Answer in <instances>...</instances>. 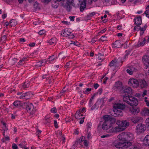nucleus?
<instances>
[{
  "instance_id": "nucleus-20",
  "label": "nucleus",
  "mask_w": 149,
  "mask_h": 149,
  "mask_svg": "<svg viewBox=\"0 0 149 149\" xmlns=\"http://www.w3.org/2000/svg\"><path fill=\"white\" fill-rule=\"evenodd\" d=\"M128 68V69L127 70V72L130 75L132 74L134 72H135V68L132 66H130Z\"/></svg>"
},
{
  "instance_id": "nucleus-48",
  "label": "nucleus",
  "mask_w": 149,
  "mask_h": 149,
  "mask_svg": "<svg viewBox=\"0 0 149 149\" xmlns=\"http://www.w3.org/2000/svg\"><path fill=\"white\" fill-rule=\"evenodd\" d=\"M107 37H106L105 36H103L101 37L100 40L103 41H105L107 40Z\"/></svg>"
},
{
  "instance_id": "nucleus-53",
  "label": "nucleus",
  "mask_w": 149,
  "mask_h": 149,
  "mask_svg": "<svg viewBox=\"0 0 149 149\" xmlns=\"http://www.w3.org/2000/svg\"><path fill=\"white\" fill-rule=\"evenodd\" d=\"M12 148L13 149H17L18 147L17 146L16 144L13 143V144Z\"/></svg>"
},
{
  "instance_id": "nucleus-28",
  "label": "nucleus",
  "mask_w": 149,
  "mask_h": 149,
  "mask_svg": "<svg viewBox=\"0 0 149 149\" xmlns=\"http://www.w3.org/2000/svg\"><path fill=\"white\" fill-rule=\"evenodd\" d=\"M118 62L116 59L113 60L109 64V66L110 67H112L117 66Z\"/></svg>"
},
{
  "instance_id": "nucleus-1",
  "label": "nucleus",
  "mask_w": 149,
  "mask_h": 149,
  "mask_svg": "<svg viewBox=\"0 0 149 149\" xmlns=\"http://www.w3.org/2000/svg\"><path fill=\"white\" fill-rule=\"evenodd\" d=\"M104 122L102 125V128L103 129L107 130L108 129L111 128L109 130V132H112L115 131V129L113 130V127L112 125L115 123L116 122V119L114 118L111 117L108 115H106L103 116Z\"/></svg>"
},
{
  "instance_id": "nucleus-42",
  "label": "nucleus",
  "mask_w": 149,
  "mask_h": 149,
  "mask_svg": "<svg viewBox=\"0 0 149 149\" xmlns=\"http://www.w3.org/2000/svg\"><path fill=\"white\" fill-rule=\"evenodd\" d=\"M84 139H85L84 137L82 136L80 138V139L79 140H78L77 141H76V143H78V142H82L83 141H84Z\"/></svg>"
},
{
  "instance_id": "nucleus-17",
  "label": "nucleus",
  "mask_w": 149,
  "mask_h": 149,
  "mask_svg": "<svg viewBox=\"0 0 149 149\" xmlns=\"http://www.w3.org/2000/svg\"><path fill=\"white\" fill-rule=\"evenodd\" d=\"M86 0H82V2H81L79 5L80 11L81 12L83 11L86 8Z\"/></svg>"
},
{
  "instance_id": "nucleus-39",
  "label": "nucleus",
  "mask_w": 149,
  "mask_h": 149,
  "mask_svg": "<svg viewBox=\"0 0 149 149\" xmlns=\"http://www.w3.org/2000/svg\"><path fill=\"white\" fill-rule=\"evenodd\" d=\"M91 88H87L85 91H83V93L85 94H88V92L91 91Z\"/></svg>"
},
{
  "instance_id": "nucleus-56",
  "label": "nucleus",
  "mask_w": 149,
  "mask_h": 149,
  "mask_svg": "<svg viewBox=\"0 0 149 149\" xmlns=\"http://www.w3.org/2000/svg\"><path fill=\"white\" fill-rule=\"evenodd\" d=\"M45 33V31H44L43 30H41L38 33V34L40 35H42L43 34H44Z\"/></svg>"
},
{
  "instance_id": "nucleus-12",
  "label": "nucleus",
  "mask_w": 149,
  "mask_h": 149,
  "mask_svg": "<svg viewBox=\"0 0 149 149\" xmlns=\"http://www.w3.org/2000/svg\"><path fill=\"white\" fill-rule=\"evenodd\" d=\"M147 84L144 79H139V86L141 88H144L147 87Z\"/></svg>"
},
{
  "instance_id": "nucleus-30",
  "label": "nucleus",
  "mask_w": 149,
  "mask_h": 149,
  "mask_svg": "<svg viewBox=\"0 0 149 149\" xmlns=\"http://www.w3.org/2000/svg\"><path fill=\"white\" fill-rule=\"evenodd\" d=\"M24 93L26 94V95L25 96V99L26 100H27L30 98V97L31 96V95H32L31 93L30 92H28L26 93Z\"/></svg>"
},
{
  "instance_id": "nucleus-29",
  "label": "nucleus",
  "mask_w": 149,
  "mask_h": 149,
  "mask_svg": "<svg viewBox=\"0 0 149 149\" xmlns=\"http://www.w3.org/2000/svg\"><path fill=\"white\" fill-rule=\"evenodd\" d=\"M45 60H42L37 63V65L40 67L45 65L46 63H45Z\"/></svg>"
},
{
  "instance_id": "nucleus-47",
  "label": "nucleus",
  "mask_w": 149,
  "mask_h": 149,
  "mask_svg": "<svg viewBox=\"0 0 149 149\" xmlns=\"http://www.w3.org/2000/svg\"><path fill=\"white\" fill-rule=\"evenodd\" d=\"M58 56L62 58H65L66 57V56H65L64 54L62 53H59V55H58Z\"/></svg>"
},
{
  "instance_id": "nucleus-35",
  "label": "nucleus",
  "mask_w": 149,
  "mask_h": 149,
  "mask_svg": "<svg viewBox=\"0 0 149 149\" xmlns=\"http://www.w3.org/2000/svg\"><path fill=\"white\" fill-rule=\"evenodd\" d=\"M33 6L34 8L36 9H40V7L39 6V4L37 1L35 2Z\"/></svg>"
},
{
  "instance_id": "nucleus-8",
  "label": "nucleus",
  "mask_w": 149,
  "mask_h": 149,
  "mask_svg": "<svg viewBox=\"0 0 149 149\" xmlns=\"http://www.w3.org/2000/svg\"><path fill=\"white\" fill-rule=\"evenodd\" d=\"M111 114L112 116L115 117H117L122 116L123 115L122 111L118 110V109L115 108L111 112Z\"/></svg>"
},
{
  "instance_id": "nucleus-59",
  "label": "nucleus",
  "mask_w": 149,
  "mask_h": 149,
  "mask_svg": "<svg viewBox=\"0 0 149 149\" xmlns=\"http://www.w3.org/2000/svg\"><path fill=\"white\" fill-rule=\"evenodd\" d=\"M99 85L98 84H95L93 85V86L95 89H96L99 86Z\"/></svg>"
},
{
  "instance_id": "nucleus-33",
  "label": "nucleus",
  "mask_w": 149,
  "mask_h": 149,
  "mask_svg": "<svg viewBox=\"0 0 149 149\" xmlns=\"http://www.w3.org/2000/svg\"><path fill=\"white\" fill-rule=\"evenodd\" d=\"M15 20L14 19H12L10 21V24L11 26H14L16 25L15 23Z\"/></svg>"
},
{
  "instance_id": "nucleus-51",
  "label": "nucleus",
  "mask_w": 149,
  "mask_h": 149,
  "mask_svg": "<svg viewBox=\"0 0 149 149\" xmlns=\"http://www.w3.org/2000/svg\"><path fill=\"white\" fill-rule=\"evenodd\" d=\"M144 13L146 15V16L149 18V9L146 10L145 12Z\"/></svg>"
},
{
  "instance_id": "nucleus-21",
  "label": "nucleus",
  "mask_w": 149,
  "mask_h": 149,
  "mask_svg": "<svg viewBox=\"0 0 149 149\" xmlns=\"http://www.w3.org/2000/svg\"><path fill=\"white\" fill-rule=\"evenodd\" d=\"M135 24L138 25H140L142 23V19L140 16H139L134 19Z\"/></svg>"
},
{
  "instance_id": "nucleus-45",
  "label": "nucleus",
  "mask_w": 149,
  "mask_h": 149,
  "mask_svg": "<svg viewBox=\"0 0 149 149\" xmlns=\"http://www.w3.org/2000/svg\"><path fill=\"white\" fill-rule=\"evenodd\" d=\"M51 111L52 113H55L57 112V110L55 107H53L51 109Z\"/></svg>"
},
{
  "instance_id": "nucleus-49",
  "label": "nucleus",
  "mask_w": 149,
  "mask_h": 149,
  "mask_svg": "<svg viewBox=\"0 0 149 149\" xmlns=\"http://www.w3.org/2000/svg\"><path fill=\"white\" fill-rule=\"evenodd\" d=\"M17 60L16 58H13L11 61V63L12 64H14L16 62H17Z\"/></svg>"
},
{
  "instance_id": "nucleus-11",
  "label": "nucleus",
  "mask_w": 149,
  "mask_h": 149,
  "mask_svg": "<svg viewBox=\"0 0 149 149\" xmlns=\"http://www.w3.org/2000/svg\"><path fill=\"white\" fill-rule=\"evenodd\" d=\"M131 142H128L125 144V148L126 149H139L137 146L135 145H132Z\"/></svg>"
},
{
  "instance_id": "nucleus-6",
  "label": "nucleus",
  "mask_w": 149,
  "mask_h": 149,
  "mask_svg": "<svg viewBox=\"0 0 149 149\" xmlns=\"http://www.w3.org/2000/svg\"><path fill=\"white\" fill-rule=\"evenodd\" d=\"M130 100L129 102V104L132 106H136L138 104V101L137 99L136 98L130 96Z\"/></svg>"
},
{
  "instance_id": "nucleus-9",
  "label": "nucleus",
  "mask_w": 149,
  "mask_h": 149,
  "mask_svg": "<svg viewBox=\"0 0 149 149\" xmlns=\"http://www.w3.org/2000/svg\"><path fill=\"white\" fill-rule=\"evenodd\" d=\"M142 60L146 67V69L148 68H149V56L146 55L144 56L142 58Z\"/></svg>"
},
{
  "instance_id": "nucleus-22",
  "label": "nucleus",
  "mask_w": 149,
  "mask_h": 149,
  "mask_svg": "<svg viewBox=\"0 0 149 149\" xmlns=\"http://www.w3.org/2000/svg\"><path fill=\"white\" fill-rule=\"evenodd\" d=\"M131 120L132 122L134 123H136L141 120L142 118L140 117H135L131 118Z\"/></svg>"
},
{
  "instance_id": "nucleus-5",
  "label": "nucleus",
  "mask_w": 149,
  "mask_h": 149,
  "mask_svg": "<svg viewBox=\"0 0 149 149\" xmlns=\"http://www.w3.org/2000/svg\"><path fill=\"white\" fill-rule=\"evenodd\" d=\"M146 130V127L144 124L140 123L138 124L136 127V132L139 134L142 133Z\"/></svg>"
},
{
  "instance_id": "nucleus-23",
  "label": "nucleus",
  "mask_w": 149,
  "mask_h": 149,
  "mask_svg": "<svg viewBox=\"0 0 149 149\" xmlns=\"http://www.w3.org/2000/svg\"><path fill=\"white\" fill-rule=\"evenodd\" d=\"M125 142H118L117 144L115 145L116 147L118 148H122L123 149L125 148V144H124V143Z\"/></svg>"
},
{
  "instance_id": "nucleus-50",
  "label": "nucleus",
  "mask_w": 149,
  "mask_h": 149,
  "mask_svg": "<svg viewBox=\"0 0 149 149\" xmlns=\"http://www.w3.org/2000/svg\"><path fill=\"white\" fill-rule=\"evenodd\" d=\"M95 93L94 94H93V95L91 97V98L90 100V101H89V104L90 105H91L92 102V101L94 97L95 96Z\"/></svg>"
},
{
  "instance_id": "nucleus-14",
  "label": "nucleus",
  "mask_w": 149,
  "mask_h": 149,
  "mask_svg": "<svg viewBox=\"0 0 149 149\" xmlns=\"http://www.w3.org/2000/svg\"><path fill=\"white\" fill-rule=\"evenodd\" d=\"M66 2L65 5H64V3H63V4L64 5V7L69 12L70 11L71 9V7L70 6L71 3V2H70L69 1V0H64V2Z\"/></svg>"
},
{
  "instance_id": "nucleus-57",
  "label": "nucleus",
  "mask_w": 149,
  "mask_h": 149,
  "mask_svg": "<svg viewBox=\"0 0 149 149\" xmlns=\"http://www.w3.org/2000/svg\"><path fill=\"white\" fill-rule=\"evenodd\" d=\"M146 125L149 127V118H147L146 120Z\"/></svg>"
},
{
  "instance_id": "nucleus-19",
  "label": "nucleus",
  "mask_w": 149,
  "mask_h": 149,
  "mask_svg": "<svg viewBox=\"0 0 149 149\" xmlns=\"http://www.w3.org/2000/svg\"><path fill=\"white\" fill-rule=\"evenodd\" d=\"M132 90L131 88L129 87L123 88V89L121 93H125L127 94H131L132 93Z\"/></svg>"
},
{
  "instance_id": "nucleus-62",
  "label": "nucleus",
  "mask_w": 149,
  "mask_h": 149,
  "mask_svg": "<svg viewBox=\"0 0 149 149\" xmlns=\"http://www.w3.org/2000/svg\"><path fill=\"white\" fill-rule=\"evenodd\" d=\"M75 17L74 16H70L69 17L71 21H74V18Z\"/></svg>"
},
{
  "instance_id": "nucleus-25",
  "label": "nucleus",
  "mask_w": 149,
  "mask_h": 149,
  "mask_svg": "<svg viewBox=\"0 0 149 149\" xmlns=\"http://www.w3.org/2000/svg\"><path fill=\"white\" fill-rule=\"evenodd\" d=\"M69 34H71V32H69L68 30L64 29L62 31L61 35L63 36H67Z\"/></svg>"
},
{
  "instance_id": "nucleus-13",
  "label": "nucleus",
  "mask_w": 149,
  "mask_h": 149,
  "mask_svg": "<svg viewBox=\"0 0 149 149\" xmlns=\"http://www.w3.org/2000/svg\"><path fill=\"white\" fill-rule=\"evenodd\" d=\"M125 139L126 143L130 142V141H131L133 139V134L130 133H128L126 134H125Z\"/></svg>"
},
{
  "instance_id": "nucleus-27",
  "label": "nucleus",
  "mask_w": 149,
  "mask_h": 149,
  "mask_svg": "<svg viewBox=\"0 0 149 149\" xmlns=\"http://www.w3.org/2000/svg\"><path fill=\"white\" fill-rule=\"evenodd\" d=\"M130 95H125L123 97V100L128 104L129 102V100H130Z\"/></svg>"
},
{
  "instance_id": "nucleus-58",
  "label": "nucleus",
  "mask_w": 149,
  "mask_h": 149,
  "mask_svg": "<svg viewBox=\"0 0 149 149\" xmlns=\"http://www.w3.org/2000/svg\"><path fill=\"white\" fill-rule=\"evenodd\" d=\"M69 38H73L74 37V36L73 34H69V35H68Z\"/></svg>"
},
{
  "instance_id": "nucleus-52",
  "label": "nucleus",
  "mask_w": 149,
  "mask_h": 149,
  "mask_svg": "<svg viewBox=\"0 0 149 149\" xmlns=\"http://www.w3.org/2000/svg\"><path fill=\"white\" fill-rule=\"evenodd\" d=\"M71 62V61H69L68 62H67L66 64L65 65V68H68V67L70 66Z\"/></svg>"
},
{
  "instance_id": "nucleus-46",
  "label": "nucleus",
  "mask_w": 149,
  "mask_h": 149,
  "mask_svg": "<svg viewBox=\"0 0 149 149\" xmlns=\"http://www.w3.org/2000/svg\"><path fill=\"white\" fill-rule=\"evenodd\" d=\"M140 26L139 25H137L136 26H135L134 28V30H137L139 31L140 30Z\"/></svg>"
},
{
  "instance_id": "nucleus-55",
  "label": "nucleus",
  "mask_w": 149,
  "mask_h": 149,
  "mask_svg": "<svg viewBox=\"0 0 149 149\" xmlns=\"http://www.w3.org/2000/svg\"><path fill=\"white\" fill-rule=\"evenodd\" d=\"M54 124L55 128H58V126L56 120H54Z\"/></svg>"
},
{
  "instance_id": "nucleus-18",
  "label": "nucleus",
  "mask_w": 149,
  "mask_h": 149,
  "mask_svg": "<svg viewBox=\"0 0 149 149\" xmlns=\"http://www.w3.org/2000/svg\"><path fill=\"white\" fill-rule=\"evenodd\" d=\"M114 107L117 109H125V104L123 103H118L114 106Z\"/></svg>"
},
{
  "instance_id": "nucleus-37",
  "label": "nucleus",
  "mask_w": 149,
  "mask_h": 149,
  "mask_svg": "<svg viewBox=\"0 0 149 149\" xmlns=\"http://www.w3.org/2000/svg\"><path fill=\"white\" fill-rule=\"evenodd\" d=\"M146 42V40L144 38L142 42H140L139 44L137 45L138 47L140 46L141 45H144Z\"/></svg>"
},
{
  "instance_id": "nucleus-2",
  "label": "nucleus",
  "mask_w": 149,
  "mask_h": 149,
  "mask_svg": "<svg viewBox=\"0 0 149 149\" xmlns=\"http://www.w3.org/2000/svg\"><path fill=\"white\" fill-rule=\"evenodd\" d=\"M129 125L130 123L129 122L126 120H123L120 123L118 127L115 128V131L118 132L123 131Z\"/></svg>"
},
{
  "instance_id": "nucleus-40",
  "label": "nucleus",
  "mask_w": 149,
  "mask_h": 149,
  "mask_svg": "<svg viewBox=\"0 0 149 149\" xmlns=\"http://www.w3.org/2000/svg\"><path fill=\"white\" fill-rule=\"evenodd\" d=\"M52 7L55 8H56L58 6V3L56 1H54L52 3Z\"/></svg>"
},
{
  "instance_id": "nucleus-38",
  "label": "nucleus",
  "mask_w": 149,
  "mask_h": 149,
  "mask_svg": "<svg viewBox=\"0 0 149 149\" xmlns=\"http://www.w3.org/2000/svg\"><path fill=\"white\" fill-rule=\"evenodd\" d=\"M43 79H46L47 80H50L51 79V77L50 76L48 75L45 74L42 76Z\"/></svg>"
},
{
  "instance_id": "nucleus-15",
  "label": "nucleus",
  "mask_w": 149,
  "mask_h": 149,
  "mask_svg": "<svg viewBox=\"0 0 149 149\" xmlns=\"http://www.w3.org/2000/svg\"><path fill=\"white\" fill-rule=\"evenodd\" d=\"M82 0H69V1L71 2L72 5L75 7H77L79 5L81 2Z\"/></svg>"
},
{
  "instance_id": "nucleus-24",
  "label": "nucleus",
  "mask_w": 149,
  "mask_h": 149,
  "mask_svg": "<svg viewBox=\"0 0 149 149\" xmlns=\"http://www.w3.org/2000/svg\"><path fill=\"white\" fill-rule=\"evenodd\" d=\"M143 144L146 146H149V135H147L144 139Z\"/></svg>"
},
{
  "instance_id": "nucleus-7",
  "label": "nucleus",
  "mask_w": 149,
  "mask_h": 149,
  "mask_svg": "<svg viewBox=\"0 0 149 149\" xmlns=\"http://www.w3.org/2000/svg\"><path fill=\"white\" fill-rule=\"evenodd\" d=\"M113 88L114 90H118L121 93L123 89L122 83L119 81L116 82Z\"/></svg>"
},
{
  "instance_id": "nucleus-54",
  "label": "nucleus",
  "mask_w": 149,
  "mask_h": 149,
  "mask_svg": "<svg viewBox=\"0 0 149 149\" xmlns=\"http://www.w3.org/2000/svg\"><path fill=\"white\" fill-rule=\"evenodd\" d=\"M26 94L25 93H23L20 96V98L21 99H25V96Z\"/></svg>"
},
{
  "instance_id": "nucleus-43",
  "label": "nucleus",
  "mask_w": 149,
  "mask_h": 149,
  "mask_svg": "<svg viewBox=\"0 0 149 149\" xmlns=\"http://www.w3.org/2000/svg\"><path fill=\"white\" fill-rule=\"evenodd\" d=\"M29 85L28 83H27L26 82H24V84L22 85V87L24 88H26L29 87Z\"/></svg>"
},
{
  "instance_id": "nucleus-63",
  "label": "nucleus",
  "mask_w": 149,
  "mask_h": 149,
  "mask_svg": "<svg viewBox=\"0 0 149 149\" xmlns=\"http://www.w3.org/2000/svg\"><path fill=\"white\" fill-rule=\"evenodd\" d=\"M145 102H146V105L148 106H149V101L147 100H144Z\"/></svg>"
},
{
  "instance_id": "nucleus-26",
  "label": "nucleus",
  "mask_w": 149,
  "mask_h": 149,
  "mask_svg": "<svg viewBox=\"0 0 149 149\" xmlns=\"http://www.w3.org/2000/svg\"><path fill=\"white\" fill-rule=\"evenodd\" d=\"M114 47L118 48L123 45V44H121L120 41L117 40L113 44Z\"/></svg>"
},
{
  "instance_id": "nucleus-44",
  "label": "nucleus",
  "mask_w": 149,
  "mask_h": 149,
  "mask_svg": "<svg viewBox=\"0 0 149 149\" xmlns=\"http://www.w3.org/2000/svg\"><path fill=\"white\" fill-rule=\"evenodd\" d=\"M25 58H23L21 60L18 62V65H21L23 64H24V61Z\"/></svg>"
},
{
  "instance_id": "nucleus-10",
  "label": "nucleus",
  "mask_w": 149,
  "mask_h": 149,
  "mask_svg": "<svg viewBox=\"0 0 149 149\" xmlns=\"http://www.w3.org/2000/svg\"><path fill=\"white\" fill-rule=\"evenodd\" d=\"M130 112L133 114L135 115L140 112V109L139 107H133L130 108L129 109Z\"/></svg>"
},
{
  "instance_id": "nucleus-32",
  "label": "nucleus",
  "mask_w": 149,
  "mask_h": 149,
  "mask_svg": "<svg viewBox=\"0 0 149 149\" xmlns=\"http://www.w3.org/2000/svg\"><path fill=\"white\" fill-rule=\"evenodd\" d=\"M54 56V55H52V56H49V58H48V59H49V60H46L45 61V63H47L48 62L49 63L51 61H52L54 59V58H53V57Z\"/></svg>"
},
{
  "instance_id": "nucleus-61",
  "label": "nucleus",
  "mask_w": 149,
  "mask_h": 149,
  "mask_svg": "<svg viewBox=\"0 0 149 149\" xmlns=\"http://www.w3.org/2000/svg\"><path fill=\"white\" fill-rule=\"evenodd\" d=\"M66 89L65 87H64L62 90L61 91L60 93H64L66 91Z\"/></svg>"
},
{
  "instance_id": "nucleus-4",
  "label": "nucleus",
  "mask_w": 149,
  "mask_h": 149,
  "mask_svg": "<svg viewBox=\"0 0 149 149\" xmlns=\"http://www.w3.org/2000/svg\"><path fill=\"white\" fill-rule=\"evenodd\" d=\"M139 79L137 80L133 78L130 79L128 81V84L134 88L139 87Z\"/></svg>"
},
{
  "instance_id": "nucleus-16",
  "label": "nucleus",
  "mask_w": 149,
  "mask_h": 149,
  "mask_svg": "<svg viewBox=\"0 0 149 149\" xmlns=\"http://www.w3.org/2000/svg\"><path fill=\"white\" fill-rule=\"evenodd\" d=\"M125 133L124 132H123L118 135L117 136V138L119 139L120 141H122L123 142L126 143L125 137Z\"/></svg>"
},
{
  "instance_id": "nucleus-3",
  "label": "nucleus",
  "mask_w": 149,
  "mask_h": 149,
  "mask_svg": "<svg viewBox=\"0 0 149 149\" xmlns=\"http://www.w3.org/2000/svg\"><path fill=\"white\" fill-rule=\"evenodd\" d=\"M24 108L27 112L30 114L33 115L34 113L36 110L34 109L33 105L31 103H24Z\"/></svg>"
},
{
  "instance_id": "nucleus-36",
  "label": "nucleus",
  "mask_w": 149,
  "mask_h": 149,
  "mask_svg": "<svg viewBox=\"0 0 149 149\" xmlns=\"http://www.w3.org/2000/svg\"><path fill=\"white\" fill-rule=\"evenodd\" d=\"M81 113H80V111H77L75 115V118H79V116H81Z\"/></svg>"
},
{
  "instance_id": "nucleus-31",
  "label": "nucleus",
  "mask_w": 149,
  "mask_h": 149,
  "mask_svg": "<svg viewBox=\"0 0 149 149\" xmlns=\"http://www.w3.org/2000/svg\"><path fill=\"white\" fill-rule=\"evenodd\" d=\"M48 42L51 45L56 44V39L55 38H52L49 40Z\"/></svg>"
},
{
  "instance_id": "nucleus-60",
  "label": "nucleus",
  "mask_w": 149,
  "mask_h": 149,
  "mask_svg": "<svg viewBox=\"0 0 149 149\" xmlns=\"http://www.w3.org/2000/svg\"><path fill=\"white\" fill-rule=\"evenodd\" d=\"M146 27H145V26H144V27L141 28V27L140 26V30L141 31H144L146 29Z\"/></svg>"
},
{
  "instance_id": "nucleus-64",
  "label": "nucleus",
  "mask_w": 149,
  "mask_h": 149,
  "mask_svg": "<svg viewBox=\"0 0 149 149\" xmlns=\"http://www.w3.org/2000/svg\"><path fill=\"white\" fill-rule=\"evenodd\" d=\"M20 41L21 42H24L25 41V40L23 38H22L20 39Z\"/></svg>"
},
{
  "instance_id": "nucleus-41",
  "label": "nucleus",
  "mask_w": 149,
  "mask_h": 149,
  "mask_svg": "<svg viewBox=\"0 0 149 149\" xmlns=\"http://www.w3.org/2000/svg\"><path fill=\"white\" fill-rule=\"evenodd\" d=\"M20 102L19 101H16L13 103V105L15 107H17L20 105Z\"/></svg>"
},
{
  "instance_id": "nucleus-34",
  "label": "nucleus",
  "mask_w": 149,
  "mask_h": 149,
  "mask_svg": "<svg viewBox=\"0 0 149 149\" xmlns=\"http://www.w3.org/2000/svg\"><path fill=\"white\" fill-rule=\"evenodd\" d=\"M143 112L145 115L149 116V109L148 108H145L143 110Z\"/></svg>"
}]
</instances>
